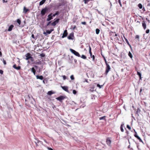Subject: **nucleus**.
<instances>
[{"label": "nucleus", "mask_w": 150, "mask_h": 150, "mask_svg": "<svg viewBox=\"0 0 150 150\" xmlns=\"http://www.w3.org/2000/svg\"><path fill=\"white\" fill-rule=\"evenodd\" d=\"M128 55L131 58H132V53L130 52H129Z\"/></svg>", "instance_id": "obj_26"}, {"label": "nucleus", "mask_w": 150, "mask_h": 150, "mask_svg": "<svg viewBox=\"0 0 150 150\" xmlns=\"http://www.w3.org/2000/svg\"><path fill=\"white\" fill-rule=\"evenodd\" d=\"M40 62H36L35 63V64H40Z\"/></svg>", "instance_id": "obj_56"}, {"label": "nucleus", "mask_w": 150, "mask_h": 150, "mask_svg": "<svg viewBox=\"0 0 150 150\" xmlns=\"http://www.w3.org/2000/svg\"><path fill=\"white\" fill-rule=\"evenodd\" d=\"M56 15H55V13L54 14H52V17H54L56 16Z\"/></svg>", "instance_id": "obj_62"}, {"label": "nucleus", "mask_w": 150, "mask_h": 150, "mask_svg": "<svg viewBox=\"0 0 150 150\" xmlns=\"http://www.w3.org/2000/svg\"><path fill=\"white\" fill-rule=\"evenodd\" d=\"M73 93L74 94H75L77 92L75 90H74L73 91Z\"/></svg>", "instance_id": "obj_46"}, {"label": "nucleus", "mask_w": 150, "mask_h": 150, "mask_svg": "<svg viewBox=\"0 0 150 150\" xmlns=\"http://www.w3.org/2000/svg\"><path fill=\"white\" fill-rule=\"evenodd\" d=\"M107 144L110 146H111V141L110 139L109 138H108L106 139V141Z\"/></svg>", "instance_id": "obj_6"}, {"label": "nucleus", "mask_w": 150, "mask_h": 150, "mask_svg": "<svg viewBox=\"0 0 150 150\" xmlns=\"http://www.w3.org/2000/svg\"><path fill=\"white\" fill-rule=\"evenodd\" d=\"M125 40L126 42V43L128 45L129 44V42L127 39H125Z\"/></svg>", "instance_id": "obj_51"}, {"label": "nucleus", "mask_w": 150, "mask_h": 150, "mask_svg": "<svg viewBox=\"0 0 150 150\" xmlns=\"http://www.w3.org/2000/svg\"><path fill=\"white\" fill-rule=\"evenodd\" d=\"M134 132L135 133V134L134 135V137H136V138H137L139 140V141L140 142H143V141H142V139L140 138V137H139L137 135V132L135 131V130H134Z\"/></svg>", "instance_id": "obj_9"}, {"label": "nucleus", "mask_w": 150, "mask_h": 150, "mask_svg": "<svg viewBox=\"0 0 150 150\" xmlns=\"http://www.w3.org/2000/svg\"><path fill=\"white\" fill-rule=\"evenodd\" d=\"M60 19L59 18L57 19L56 20L52 23L51 25L52 26H55L59 22Z\"/></svg>", "instance_id": "obj_7"}, {"label": "nucleus", "mask_w": 150, "mask_h": 150, "mask_svg": "<svg viewBox=\"0 0 150 150\" xmlns=\"http://www.w3.org/2000/svg\"><path fill=\"white\" fill-rule=\"evenodd\" d=\"M31 54L30 53H28L25 55L26 58L25 59L26 60H28L30 59L31 57Z\"/></svg>", "instance_id": "obj_10"}, {"label": "nucleus", "mask_w": 150, "mask_h": 150, "mask_svg": "<svg viewBox=\"0 0 150 150\" xmlns=\"http://www.w3.org/2000/svg\"><path fill=\"white\" fill-rule=\"evenodd\" d=\"M140 112V109L139 108H138L137 111L136 113L137 114H138V112Z\"/></svg>", "instance_id": "obj_49"}, {"label": "nucleus", "mask_w": 150, "mask_h": 150, "mask_svg": "<svg viewBox=\"0 0 150 150\" xmlns=\"http://www.w3.org/2000/svg\"><path fill=\"white\" fill-rule=\"evenodd\" d=\"M36 77L37 79H40L41 80H42L43 79V77L42 76H39V75H36Z\"/></svg>", "instance_id": "obj_16"}, {"label": "nucleus", "mask_w": 150, "mask_h": 150, "mask_svg": "<svg viewBox=\"0 0 150 150\" xmlns=\"http://www.w3.org/2000/svg\"><path fill=\"white\" fill-rule=\"evenodd\" d=\"M2 61H3V63L4 64V65H6V60L5 59H3Z\"/></svg>", "instance_id": "obj_39"}, {"label": "nucleus", "mask_w": 150, "mask_h": 150, "mask_svg": "<svg viewBox=\"0 0 150 150\" xmlns=\"http://www.w3.org/2000/svg\"><path fill=\"white\" fill-rule=\"evenodd\" d=\"M53 30V29H51L50 30H47L46 31V33L48 34H50L52 31Z\"/></svg>", "instance_id": "obj_24"}, {"label": "nucleus", "mask_w": 150, "mask_h": 150, "mask_svg": "<svg viewBox=\"0 0 150 150\" xmlns=\"http://www.w3.org/2000/svg\"><path fill=\"white\" fill-rule=\"evenodd\" d=\"M74 38V33L72 32L70 33L69 36L67 37V38L69 40H73Z\"/></svg>", "instance_id": "obj_5"}, {"label": "nucleus", "mask_w": 150, "mask_h": 150, "mask_svg": "<svg viewBox=\"0 0 150 150\" xmlns=\"http://www.w3.org/2000/svg\"><path fill=\"white\" fill-rule=\"evenodd\" d=\"M81 23L82 24L86 25V23L85 22H82Z\"/></svg>", "instance_id": "obj_52"}, {"label": "nucleus", "mask_w": 150, "mask_h": 150, "mask_svg": "<svg viewBox=\"0 0 150 150\" xmlns=\"http://www.w3.org/2000/svg\"><path fill=\"white\" fill-rule=\"evenodd\" d=\"M124 124L123 123H122V124L120 126V129L121 131L122 132H123L124 131V129H123V127L124 126Z\"/></svg>", "instance_id": "obj_18"}, {"label": "nucleus", "mask_w": 150, "mask_h": 150, "mask_svg": "<svg viewBox=\"0 0 150 150\" xmlns=\"http://www.w3.org/2000/svg\"><path fill=\"white\" fill-rule=\"evenodd\" d=\"M127 127L129 130H131V128L129 125H127Z\"/></svg>", "instance_id": "obj_41"}, {"label": "nucleus", "mask_w": 150, "mask_h": 150, "mask_svg": "<svg viewBox=\"0 0 150 150\" xmlns=\"http://www.w3.org/2000/svg\"><path fill=\"white\" fill-rule=\"evenodd\" d=\"M135 38L136 39H137L139 40V35H136V36H135Z\"/></svg>", "instance_id": "obj_42"}, {"label": "nucleus", "mask_w": 150, "mask_h": 150, "mask_svg": "<svg viewBox=\"0 0 150 150\" xmlns=\"http://www.w3.org/2000/svg\"><path fill=\"white\" fill-rule=\"evenodd\" d=\"M40 56L42 57H44L45 56V54L44 53H41L40 54Z\"/></svg>", "instance_id": "obj_37"}, {"label": "nucleus", "mask_w": 150, "mask_h": 150, "mask_svg": "<svg viewBox=\"0 0 150 150\" xmlns=\"http://www.w3.org/2000/svg\"><path fill=\"white\" fill-rule=\"evenodd\" d=\"M17 23L19 24V25H20L21 24V21L20 19H18L17 20Z\"/></svg>", "instance_id": "obj_34"}, {"label": "nucleus", "mask_w": 150, "mask_h": 150, "mask_svg": "<svg viewBox=\"0 0 150 150\" xmlns=\"http://www.w3.org/2000/svg\"><path fill=\"white\" fill-rule=\"evenodd\" d=\"M102 56H103V58L104 60V61L105 62V63L106 65V64H108V63H107V61H106V60L105 57L103 56L102 55Z\"/></svg>", "instance_id": "obj_32"}, {"label": "nucleus", "mask_w": 150, "mask_h": 150, "mask_svg": "<svg viewBox=\"0 0 150 150\" xmlns=\"http://www.w3.org/2000/svg\"><path fill=\"white\" fill-rule=\"evenodd\" d=\"M138 6L140 9H142V5L141 4H138Z\"/></svg>", "instance_id": "obj_30"}, {"label": "nucleus", "mask_w": 150, "mask_h": 150, "mask_svg": "<svg viewBox=\"0 0 150 150\" xmlns=\"http://www.w3.org/2000/svg\"><path fill=\"white\" fill-rule=\"evenodd\" d=\"M54 92H52V91H50L48 92L47 94L50 96H51L52 94L54 93Z\"/></svg>", "instance_id": "obj_23"}, {"label": "nucleus", "mask_w": 150, "mask_h": 150, "mask_svg": "<svg viewBox=\"0 0 150 150\" xmlns=\"http://www.w3.org/2000/svg\"><path fill=\"white\" fill-rule=\"evenodd\" d=\"M59 14V12L58 11H57L55 13V15H58Z\"/></svg>", "instance_id": "obj_47"}, {"label": "nucleus", "mask_w": 150, "mask_h": 150, "mask_svg": "<svg viewBox=\"0 0 150 150\" xmlns=\"http://www.w3.org/2000/svg\"><path fill=\"white\" fill-rule=\"evenodd\" d=\"M47 148L49 150H53V149L51 148L47 147Z\"/></svg>", "instance_id": "obj_57"}, {"label": "nucleus", "mask_w": 150, "mask_h": 150, "mask_svg": "<svg viewBox=\"0 0 150 150\" xmlns=\"http://www.w3.org/2000/svg\"><path fill=\"white\" fill-rule=\"evenodd\" d=\"M137 74L139 77L140 79H141V78H141V74L139 72V71H137Z\"/></svg>", "instance_id": "obj_28"}, {"label": "nucleus", "mask_w": 150, "mask_h": 150, "mask_svg": "<svg viewBox=\"0 0 150 150\" xmlns=\"http://www.w3.org/2000/svg\"><path fill=\"white\" fill-rule=\"evenodd\" d=\"M105 117H106V116H105L100 117L99 118V119L100 120H105Z\"/></svg>", "instance_id": "obj_27"}, {"label": "nucleus", "mask_w": 150, "mask_h": 150, "mask_svg": "<svg viewBox=\"0 0 150 150\" xmlns=\"http://www.w3.org/2000/svg\"><path fill=\"white\" fill-rule=\"evenodd\" d=\"M149 30L148 29H147L146 30V33H149Z\"/></svg>", "instance_id": "obj_48"}, {"label": "nucleus", "mask_w": 150, "mask_h": 150, "mask_svg": "<svg viewBox=\"0 0 150 150\" xmlns=\"http://www.w3.org/2000/svg\"><path fill=\"white\" fill-rule=\"evenodd\" d=\"M142 10L143 11H145V8H144V7L143 9H142Z\"/></svg>", "instance_id": "obj_63"}, {"label": "nucleus", "mask_w": 150, "mask_h": 150, "mask_svg": "<svg viewBox=\"0 0 150 150\" xmlns=\"http://www.w3.org/2000/svg\"><path fill=\"white\" fill-rule=\"evenodd\" d=\"M62 77L63 78L64 80H65L66 79H68V78H67V77L65 75H63Z\"/></svg>", "instance_id": "obj_33"}, {"label": "nucleus", "mask_w": 150, "mask_h": 150, "mask_svg": "<svg viewBox=\"0 0 150 150\" xmlns=\"http://www.w3.org/2000/svg\"><path fill=\"white\" fill-rule=\"evenodd\" d=\"M89 53L90 54V56H91L92 55V53L91 51H89Z\"/></svg>", "instance_id": "obj_55"}, {"label": "nucleus", "mask_w": 150, "mask_h": 150, "mask_svg": "<svg viewBox=\"0 0 150 150\" xmlns=\"http://www.w3.org/2000/svg\"><path fill=\"white\" fill-rule=\"evenodd\" d=\"M52 14V13H51L48 15V18L47 19V21H49L53 19Z\"/></svg>", "instance_id": "obj_8"}, {"label": "nucleus", "mask_w": 150, "mask_h": 150, "mask_svg": "<svg viewBox=\"0 0 150 150\" xmlns=\"http://www.w3.org/2000/svg\"><path fill=\"white\" fill-rule=\"evenodd\" d=\"M51 21H50V22H49L47 23V26H48V25H49V24L51 23Z\"/></svg>", "instance_id": "obj_59"}, {"label": "nucleus", "mask_w": 150, "mask_h": 150, "mask_svg": "<svg viewBox=\"0 0 150 150\" xmlns=\"http://www.w3.org/2000/svg\"><path fill=\"white\" fill-rule=\"evenodd\" d=\"M144 88H141L140 90V93H139V95H140L141 94L142 91H144Z\"/></svg>", "instance_id": "obj_29"}, {"label": "nucleus", "mask_w": 150, "mask_h": 150, "mask_svg": "<svg viewBox=\"0 0 150 150\" xmlns=\"http://www.w3.org/2000/svg\"><path fill=\"white\" fill-rule=\"evenodd\" d=\"M29 10L27 9L25 7H24L23 8V12L26 14L28 11Z\"/></svg>", "instance_id": "obj_19"}, {"label": "nucleus", "mask_w": 150, "mask_h": 150, "mask_svg": "<svg viewBox=\"0 0 150 150\" xmlns=\"http://www.w3.org/2000/svg\"><path fill=\"white\" fill-rule=\"evenodd\" d=\"M14 27V25H11L9 27L8 30V31H10L12 30L13 28Z\"/></svg>", "instance_id": "obj_17"}, {"label": "nucleus", "mask_w": 150, "mask_h": 150, "mask_svg": "<svg viewBox=\"0 0 150 150\" xmlns=\"http://www.w3.org/2000/svg\"><path fill=\"white\" fill-rule=\"evenodd\" d=\"M91 57L92 58L93 60L94 61L95 60V56L94 55H92L91 56Z\"/></svg>", "instance_id": "obj_45"}, {"label": "nucleus", "mask_w": 150, "mask_h": 150, "mask_svg": "<svg viewBox=\"0 0 150 150\" xmlns=\"http://www.w3.org/2000/svg\"><path fill=\"white\" fill-rule=\"evenodd\" d=\"M70 50L72 53L74 54L76 56H77L78 57H80V55L79 53L75 51V50L72 49H70Z\"/></svg>", "instance_id": "obj_3"}, {"label": "nucleus", "mask_w": 150, "mask_h": 150, "mask_svg": "<svg viewBox=\"0 0 150 150\" xmlns=\"http://www.w3.org/2000/svg\"><path fill=\"white\" fill-rule=\"evenodd\" d=\"M37 143L40 144H43L42 142L40 141H39V140L38 141Z\"/></svg>", "instance_id": "obj_38"}, {"label": "nucleus", "mask_w": 150, "mask_h": 150, "mask_svg": "<svg viewBox=\"0 0 150 150\" xmlns=\"http://www.w3.org/2000/svg\"><path fill=\"white\" fill-rule=\"evenodd\" d=\"M62 88L65 91L68 92V87L67 86H61Z\"/></svg>", "instance_id": "obj_12"}, {"label": "nucleus", "mask_w": 150, "mask_h": 150, "mask_svg": "<svg viewBox=\"0 0 150 150\" xmlns=\"http://www.w3.org/2000/svg\"><path fill=\"white\" fill-rule=\"evenodd\" d=\"M89 51H91V46L89 45Z\"/></svg>", "instance_id": "obj_61"}, {"label": "nucleus", "mask_w": 150, "mask_h": 150, "mask_svg": "<svg viewBox=\"0 0 150 150\" xmlns=\"http://www.w3.org/2000/svg\"><path fill=\"white\" fill-rule=\"evenodd\" d=\"M81 57L84 59H86V57L84 55H82Z\"/></svg>", "instance_id": "obj_31"}, {"label": "nucleus", "mask_w": 150, "mask_h": 150, "mask_svg": "<svg viewBox=\"0 0 150 150\" xmlns=\"http://www.w3.org/2000/svg\"><path fill=\"white\" fill-rule=\"evenodd\" d=\"M90 91L91 92H93V90H91V89H90Z\"/></svg>", "instance_id": "obj_64"}, {"label": "nucleus", "mask_w": 150, "mask_h": 150, "mask_svg": "<svg viewBox=\"0 0 150 150\" xmlns=\"http://www.w3.org/2000/svg\"><path fill=\"white\" fill-rule=\"evenodd\" d=\"M103 85H99V84H97V86L99 88H102V87L103 86Z\"/></svg>", "instance_id": "obj_36"}, {"label": "nucleus", "mask_w": 150, "mask_h": 150, "mask_svg": "<svg viewBox=\"0 0 150 150\" xmlns=\"http://www.w3.org/2000/svg\"><path fill=\"white\" fill-rule=\"evenodd\" d=\"M142 26L144 30H145L146 28V24L145 23V22L144 21H143L142 23Z\"/></svg>", "instance_id": "obj_14"}, {"label": "nucleus", "mask_w": 150, "mask_h": 150, "mask_svg": "<svg viewBox=\"0 0 150 150\" xmlns=\"http://www.w3.org/2000/svg\"><path fill=\"white\" fill-rule=\"evenodd\" d=\"M66 4V3L64 2V1L61 3H59L58 4V7L62 5H64Z\"/></svg>", "instance_id": "obj_21"}, {"label": "nucleus", "mask_w": 150, "mask_h": 150, "mask_svg": "<svg viewBox=\"0 0 150 150\" xmlns=\"http://www.w3.org/2000/svg\"><path fill=\"white\" fill-rule=\"evenodd\" d=\"M30 61L32 62H33L34 61V59H33V58L31 56L30 57Z\"/></svg>", "instance_id": "obj_43"}, {"label": "nucleus", "mask_w": 150, "mask_h": 150, "mask_svg": "<svg viewBox=\"0 0 150 150\" xmlns=\"http://www.w3.org/2000/svg\"><path fill=\"white\" fill-rule=\"evenodd\" d=\"M70 78L71 80H74V78L73 75H72L70 76Z\"/></svg>", "instance_id": "obj_35"}, {"label": "nucleus", "mask_w": 150, "mask_h": 150, "mask_svg": "<svg viewBox=\"0 0 150 150\" xmlns=\"http://www.w3.org/2000/svg\"><path fill=\"white\" fill-rule=\"evenodd\" d=\"M93 1V0H83V1H84V3L85 4H87L89 1Z\"/></svg>", "instance_id": "obj_22"}, {"label": "nucleus", "mask_w": 150, "mask_h": 150, "mask_svg": "<svg viewBox=\"0 0 150 150\" xmlns=\"http://www.w3.org/2000/svg\"><path fill=\"white\" fill-rule=\"evenodd\" d=\"M86 82L87 83H88V80L87 79H85V81H84V82Z\"/></svg>", "instance_id": "obj_60"}, {"label": "nucleus", "mask_w": 150, "mask_h": 150, "mask_svg": "<svg viewBox=\"0 0 150 150\" xmlns=\"http://www.w3.org/2000/svg\"><path fill=\"white\" fill-rule=\"evenodd\" d=\"M31 37L33 39H35V37L33 34H32L31 35Z\"/></svg>", "instance_id": "obj_54"}, {"label": "nucleus", "mask_w": 150, "mask_h": 150, "mask_svg": "<svg viewBox=\"0 0 150 150\" xmlns=\"http://www.w3.org/2000/svg\"><path fill=\"white\" fill-rule=\"evenodd\" d=\"M110 36H111V39L112 40V38L115 39H118V38L117 37V35L115 33V32H111L110 33Z\"/></svg>", "instance_id": "obj_1"}, {"label": "nucleus", "mask_w": 150, "mask_h": 150, "mask_svg": "<svg viewBox=\"0 0 150 150\" xmlns=\"http://www.w3.org/2000/svg\"><path fill=\"white\" fill-rule=\"evenodd\" d=\"M68 34L67 30H65L64 32L62 38H64V37H67L68 35Z\"/></svg>", "instance_id": "obj_11"}, {"label": "nucleus", "mask_w": 150, "mask_h": 150, "mask_svg": "<svg viewBox=\"0 0 150 150\" xmlns=\"http://www.w3.org/2000/svg\"><path fill=\"white\" fill-rule=\"evenodd\" d=\"M100 30L99 29L97 28L96 30V33L97 34H98L99 33Z\"/></svg>", "instance_id": "obj_25"}, {"label": "nucleus", "mask_w": 150, "mask_h": 150, "mask_svg": "<svg viewBox=\"0 0 150 150\" xmlns=\"http://www.w3.org/2000/svg\"><path fill=\"white\" fill-rule=\"evenodd\" d=\"M106 67L105 71V75H107L110 69V66L108 64H106Z\"/></svg>", "instance_id": "obj_4"}, {"label": "nucleus", "mask_w": 150, "mask_h": 150, "mask_svg": "<svg viewBox=\"0 0 150 150\" xmlns=\"http://www.w3.org/2000/svg\"><path fill=\"white\" fill-rule=\"evenodd\" d=\"M21 67L20 66H18V67H17L16 68V69L17 70H19L21 69Z\"/></svg>", "instance_id": "obj_40"}, {"label": "nucleus", "mask_w": 150, "mask_h": 150, "mask_svg": "<svg viewBox=\"0 0 150 150\" xmlns=\"http://www.w3.org/2000/svg\"><path fill=\"white\" fill-rule=\"evenodd\" d=\"M118 3L119 4L120 6L122 7V4L121 3V2L120 0H118Z\"/></svg>", "instance_id": "obj_44"}, {"label": "nucleus", "mask_w": 150, "mask_h": 150, "mask_svg": "<svg viewBox=\"0 0 150 150\" xmlns=\"http://www.w3.org/2000/svg\"><path fill=\"white\" fill-rule=\"evenodd\" d=\"M30 70L31 72L33 73L34 75H35L36 73V70L34 67H32V68H30Z\"/></svg>", "instance_id": "obj_15"}, {"label": "nucleus", "mask_w": 150, "mask_h": 150, "mask_svg": "<svg viewBox=\"0 0 150 150\" xmlns=\"http://www.w3.org/2000/svg\"><path fill=\"white\" fill-rule=\"evenodd\" d=\"M17 67L16 66V64H14L13 66V67L15 69H16Z\"/></svg>", "instance_id": "obj_53"}, {"label": "nucleus", "mask_w": 150, "mask_h": 150, "mask_svg": "<svg viewBox=\"0 0 150 150\" xmlns=\"http://www.w3.org/2000/svg\"><path fill=\"white\" fill-rule=\"evenodd\" d=\"M48 8L47 7H45L44 8L42 9L41 12V16H44L48 11Z\"/></svg>", "instance_id": "obj_2"}, {"label": "nucleus", "mask_w": 150, "mask_h": 150, "mask_svg": "<svg viewBox=\"0 0 150 150\" xmlns=\"http://www.w3.org/2000/svg\"><path fill=\"white\" fill-rule=\"evenodd\" d=\"M46 0H42L39 3L40 5H42L45 2Z\"/></svg>", "instance_id": "obj_20"}, {"label": "nucleus", "mask_w": 150, "mask_h": 150, "mask_svg": "<svg viewBox=\"0 0 150 150\" xmlns=\"http://www.w3.org/2000/svg\"><path fill=\"white\" fill-rule=\"evenodd\" d=\"M3 72L4 71L0 69V74H3Z\"/></svg>", "instance_id": "obj_50"}, {"label": "nucleus", "mask_w": 150, "mask_h": 150, "mask_svg": "<svg viewBox=\"0 0 150 150\" xmlns=\"http://www.w3.org/2000/svg\"><path fill=\"white\" fill-rule=\"evenodd\" d=\"M64 96H61L57 98H56V99L57 100H59L60 101H61L62 100H63L64 99Z\"/></svg>", "instance_id": "obj_13"}, {"label": "nucleus", "mask_w": 150, "mask_h": 150, "mask_svg": "<svg viewBox=\"0 0 150 150\" xmlns=\"http://www.w3.org/2000/svg\"><path fill=\"white\" fill-rule=\"evenodd\" d=\"M76 27V25H74L73 26H72V29L73 30H74Z\"/></svg>", "instance_id": "obj_58"}]
</instances>
